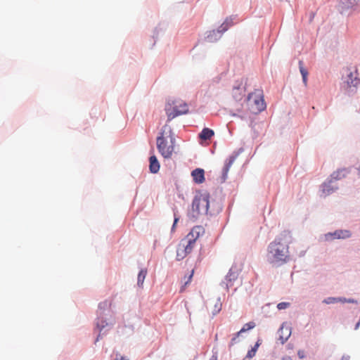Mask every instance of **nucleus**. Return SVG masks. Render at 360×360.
Masks as SVG:
<instances>
[{
	"mask_svg": "<svg viewBox=\"0 0 360 360\" xmlns=\"http://www.w3.org/2000/svg\"><path fill=\"white\" fill-rule=\"evenodd\" d=\"M290 231H284L268 246V261L274 265H282L290 259L289 245L291 243Z\"/></svg>",
	"mask_w": 360,
	"mask_h": 360,
	"instance_id": "nucleus-1",
	"label": "nucleus"
},
{
	"mask_svg": "<svg viewBox=\"0 0 360 360\" xmlns=\"http://www.w3.org/2000/svg\"><path fill=\"white\" fill-rule=\"evenodd\" d=\"M175 138L169 125L163 126L157 137V148L165 158H170L174 151Z\"/></svg>",
	"mask_w": 360,
	"mask_h": 360,
	"instance_id": "nucleus-2",
	"label": "nucleus"
},
{
	"mask_svg": "<svg viewBox=\"0 0 360 360\" xmlns=\"http://www.w3.org/2000/svg\"><path fill=\"white\" fill-rule=\"evenodd\" d=\"M217 207L210 201V195L208 193H200L196 195L192 202V211L194 217L204 214H214L215 212H218Z\"/></svg>",
	"mask_w": 360,
	"mask_h": 360,
	"instance_id": "nucleus-3",
	"label": "nucleus"
},
{
	"mask_svg": "<svg viewBox=\"0 0 360 360\" xmlns=\"http://www.w3.org/2000/svg\"><path fill=\"white\" fill-rule=\"evenodd\" d=\"M165 112L168 122L177 116L188 112L187 104L181 100H169L165 105Z\"/></svg>",
	"mask_w": 360,
	"mask_h": 360,
	"instance_id": "nucleus-4",
	"label": "nucleus"
},
{
	"mask_svg": "<svg viewBox=\"0 0 360 360\" xmlns=\"http://www.w3.org/2000/svg\"><path fill=\"white\" fill-rule=\"evenodd\" d=\"M247 105L248 110L254 114L260 112L266 108L263 96L259 92H253L248 95Z\"/></svg>",
	"mask_w": 360,
	"mask_h": 360,
	"instance_id": "nucleus-5",
	"label": "nucleus"
},
{
	"mask_svg": "<svg viewBox=\"0 0 360 360\" xmlns=\"http://www.w3.org/2000/svg\"><path fill=\"white\" fill-rule=\"evenodd\" d=\"M195 244L189 243V240L184 238L179 243L176 250V259L180 261L184 259L189 253H191L194 248Z\"/></svg>",
	"mask_w": 360,
	"mask_h": 360,
	"instance_id": "nucleus-6",
	"label": "nucleus"
},
{
	"mask_svg": "<svg viewBox=\"0 0 360 360\" xmlns=\"http://www.w3.org/2000/svg\"><path fill=\"white\" fill-rule=\"evenodd\" d=\"M347 77L345 82L347 83L348 87H356L359 83L360 79L358 77L357 70L354 69L353 71L350 68H347Z\"/></svg>",
	"mask_w": 360,
	"mask_h": 360,
	"instance_id": "nucleus-7",
	"label": "nucleus"
},
{
	"mask_svg": "<svg viewBox=\"0 0 360 360\" xmlns=\"http://www.w3.org/2000/svg\"><path fill=\"white\" fill-rule=\"evenodd\" d=\"M204 233L205 229L202 226H196L191 229V231L187 234V236L184 238L189 240V243L195 244L198 238L200 236L203 235Z\"/></svg>",
	"mask_w": 360,
	"mask_h": 360,
	"instance_id": "nucleus-8",
	"label": "nucleus"
},
{
	"mask_svg": "<svg viewBox=\"0 0 360 360\" xmlns=\"http://www.w3.org/2000/svg\"><path fill=\"white\" fill-rule=\"evenodd\" d=\"M233 97L236 101H241L245 95V91L243 88V81H237L236 84L233 86Z\"/></svg>",
	"mask_w": 360,
	"mask_h": 360,
	"instance_id": "nucleus-9",
	"label": "nucleus"
},
{
	"mask_svg": "<svg viewBox=\"0 0 360 360\" xmlns=\"http://www.w3.org/2000/svg\"><path fill=\"white\" fill-rule=\"evenodd\" d=\"M351 236V233L347 230H337L334 233H328L325 236L326 240L333 238H347Z\"/></svg>",
	"mask_w": 360,
	"mask_h": 360,
	"instance_id": "nucleus-10",
	"label": "nucleus"
},
{
	"mask_svg": "<svg viewBox=\"0 0 360 360\" xmlns=\"http://www.w3.org/2000/svg\"><path fill=\"white\" fill-rule=\"evenodd\" d=\"M191 176L195 183L202 184L205 181V172L202 169H195L191 172Z\"/></svg>",
	"mask_w": 360,
	"mask_h": 360,
	"instance_id": "nucleus-11",
	"label": "nucleus"
},
{
	"mask_svg": "<svg viewBox=\"0 0 360 360\" xmlns=\"http://www.w3.org/2000/svg\"><path fill=\"white\" fill-rule=\"evenodd\" d=\"M237 157H238V153H234V154L231 155L227 161L226 162L225 165H224V167L223 168V177L224 179H226V177L227 176V174H228V172H229L231 165L235 162V160L237 158Z\"/></svg>",
	"mask_w": 360,
	"mask_h": 360,
	"instance_id": "nucleus-12",
	"label": "nucleus"
},
{
	"mask_svg": "<svg viewBox=\"0 0 360 360\" xmlns=\"http://www.w3.org/2000/svg\"><path fill=\"white\" fill-rule=\"evenodd\" d=\"M150 161V172L155 174L157 173L160 169V164L157 159V158L155 155H152L149 158Z\"/></svg>",
	"mask_w": 360,
	"mask_h": 360,
	"instance_id": "nucleus-13",
	"label": "nucleus"
},
{
	"mask_svg": "<svg viewBox=\"0 0 360 360\" xmlns=\"http://www.w3.org/2000/svg\"><path fill=\"white\" fill-rule=\"evenodd\" d=\"M238 273L236 271L231 269L226 276V285L231 286L233 285V282L235 281L238 278Z\"/></svg>",
	"mask_w": 360,
	"mask_h": 360,
	"instance_id": "nucleus-14",
	"label": "nucleus"
},
{
	"mask_svg": "<svg viewBox=\"0 0 360 360\" xmlns=\"http://www.w3.org/2000/svg\"><path fill=\"white\" fill-rule=\"evenodd\" d=\"M214 135V132L212 129L209 128H204L199 134V138L201 140L207 141L210 140Z\"/></svg>",
	"mask_w": 360,
	"mask_h": 360,
	"instance_id": "nucleus-15",
	"label": "nucleus"
},
{
	"mask_svg": "<svg viewBox=\"0 0 360 360\" xmlns=\"http://www.w3.org/2000/svg\"><path fill=\"white\" fill-rule=\"evenodd\" d=\"M348 174V170L347 169H341L334 172L331 178L334 180H340L345 178Z\"/></svg>",
	"mask_w": 360,
	"mask_h": 360,
	"instance_id": "nucleus-16",
	"label": "nucleus"
},
{
	"mask_svg": "<svg viewBox=\"0 0 360 360\" xmlns=\"http://www.w3.org/2000/svg\"><path fill=\"white\" fill-rule=\"evenodd\" d=\"M299 68H300V73L302 77L303 83H304V86H307V85L308 71L303 66V63L301 60L299 62Z\"/></svg>",
	"mask_w": 360,
	"mask_h": 360,
	"instance_id": "nucleus-17",
	"label": "nucleus"
},
{
	"mask_svg": "<svg viewBox=\"0 0 360 360\" xmlns=\"http://www.w3.org/2000/svg\"><path fill=\"white\" fill-rule=\"evenodd\" d=\"M146 275H147V270L146 269H141L139 271V273L138 274V278H137V285L139 287L143 286V282H144Z\"/></svg>",
	"mask_w": 360,
	"mask_h": 360,
	"instance_id": "nucleus-18",
	"label": "nucleus"
},
{
	"mask_svg": "<svg viewBox=\"0 0 360 360\" xmlns=\"http://www.w3.org/2000/svg\"><path fill=\"white\" fill-rule=\"evenodd\" d=\"M346 302V299L345 298H342V297H327L326 298L323 302L325 303V304H333V303H336V302Z\"/></svg>",
	"mask_w": 360,
	"mask_h": 360,
	"instance_id": "nucleus-19",
	"label": "nucleus"
},
{
	"mask_svg": "<svg viewBox=\"0 0 360 360\" xmlns=\"http://www.w3.org/2000/svg\"><path fill=\"white\" fill-rule=\"evenodd\" d=\"M334 191V188L329 184H324L322 187V193L326 196Z\"/></svg>",
	"mask_w": 360,
	"mask_h": 360,
	"instance_id": "nucleus-20",
	"label": "nucleus"
},
{
	"mask_svg": "<svg viewBox=\"0 0 360 360\" xmlns=\"http://www.w3.org/2000/svg\"><path fill=\"white\" fill-rule=\"evenodd\" d=\"M255 323L254 322H249L245 323L243 327L241 328V330L237 333V335H239L240 333H244L248 330H250L253 328H255Z\"/></svg>",
	"mask_w": 360,
	"mask_h": 360,
	"instance_id": "nucleus-21",
	"label": "nucleus"
},
{
	"mask_svg": "<svg viewBox=\"0 0 360 360\" xmlns=\"http://www.w3.org/2000/svg\"><path fill=\"white\" fill-rule=\"evenodd\" d=\"M231 19H226V20L224 21V22L221 25V30L218 31V32H224L226 30H228V28L231 26Z\"/></svg>",
	"mask_w": 360,
	"mask_h": 360,
	"instance_id": "nucleus-22",
	"label": "nucleus"
},
{
	"mask_svg": "<svg viewBox=\"0 0 360 360\" xmlns=\"http://www.w3.org/2000/svg\"><path fill=\"white\" fill-rule=\"evenodd\" d=\"M285 331L286 333L285 336H283L281 334L279 335V340L281 341V344H284L290 335V332L288 328H285Z\"/></svg>",
	"mask_w": 360,
	"mask_h": 360,
	"instance_id": "nucleus-23",
	"label": "nucleus"
},
{
	"mask_svg": "<svg viewBox=\"0 0 360 360\" xmlns=\"http://www.w3.org/2000/svg\"><path fill=\"white\" fill-rule=\"evenodd\" d=\"M107 326H108V323L103 319H101L97 323V328H99L100 331H101Z\"/></svg>",
	"mask_w": 360,
	"mask_h": 360,
	"instance_id": "nucleus-24",
	"label": "nucleus"
},
{
	"mask_svg": "<svg viewBox=\"0 0 360 360\" xmlns=\"http://www.w3.org/2000/svg\"><path fill=\"white\" fill-rule=\"evenodd\" d=\"M289 306H290L289 302H280L278 304L277 308L279 310H282V309H285L288 308Z\"/></svg>",
	"mask_w": 360,
	"mask_h": 360,
	"instance_id": "nucleus-25",
	"label": "nucleus"
},
{
	"mask_svg": "<svg viewBox=\"0 0 360 360\" xmlns=\"http://www.w3.org/2000/svg\"><path fill=\"white\" fill-rule=\"evenodd\" d=\"M255 354H256L255 349H251L250 350L248 351L246 357L248 358V359H251L253 356H255Z\"/></svg>",
	"mask_w": 360,
	"mask_h": 360,
	"instance_id": "nucleus-26",
	"label": "nucleus"
},
{
	"mask_svg": "<svg viewBox=\"0 0 360 360\" xmlns=\"http://www.w3.org/2000/svg\"><path fill=\"white\" fill-rule=\"evenodd\" d=\"M262 343V340H258L256 342V344L255 345V346L252 348V349H255V352H257V350L258 349V347H259V345H261Z\"/></svg>",
	"mask_w": 360,
	"mask_h": 360,
	"instance_id": "nucleus-27",
	"label": "nucleus"
},
{
	"mask_svg": "<svg viewBox=\"0 0 360 360\" xmlns=\"http://www.w3.org/2000/svg\"><path fill=\"white\" fill-rule=\"evenodd\" d=\"M262 343V340H258L256 342V344L255 345V346L252 348V349H255V352H257V350L258 349V347H259V345H261Z\"/></svg>",
	"mask_w": 360,
	"mask_h": 360,
	"instance_id": "nucleus-28",
	"label": "nucleus"
},
{
	"mask_svg": "<svg viewBox=\"0 0 360 360\" xmlns=\"http://www.w3.org/2000/svg\"><path fill=\"white\" fill-rule=\"evenodd\" d=\"M297 354H298L299 357L301 359L304 357V352L303 350L298 351Z\"/></svg>",
	"mask_w": 360,
	"mask_h": 360,
	"instance_id": "nucleus-29",
	"label": "nucleus"
},
{
	"mask_svg": "<svg viewBox=\"0 0 360 360\" xmlns=\"http://www.w3.org/2000/svg\"><path fill=\"white\" fill-rule=\"evenodd\" d=\"M178 221H179V217L174 216V224H173L172 229V230L174 229L175 226H176V223L178 222Z\"/></svg>",
	"mask_w": 360,
	"mask_h": 360,
	"instance_id": "nucleus-30",
	"label": "nucleus"
},
{
	"mask_svg": "<svg viewBox=\"0 0 360 360\" xmlns=\"http://www.w3.org/2000/svg\"><path fill=\"white\" fill-rule=\"evenodd\" d=\"M193 271H194L193 270L191 271V274H190V276L188 277V281H186V283H185L186 285L191 281V278H192L193 275Z\"/></svg>",
	"mask_w": 360,
	"mask_h": 360,
	"instance_id": "nucleus-31",
	"label": "nucleus"
},
{
	"mask_svg": "<svg viewBox=\"0 0 360 360\" xmlns=\"http://www.w3.org/2000/svg\"><path fill=\"white\" fill-rule=\"evenodd\" d=\"M239 335H237V334L236 335V336L234 338H232L231 340V345H233L237 339V338L238 337Z\"/></svg>",
	"mask_w": 360,
	"mask_h": 360,
	"instance_id": "nucleus-32",
	"label": "nucleus"
},
{
	"mask_svg": "<svg viewBox=\"0 0 360 360\" xmlns=\"http://www.w3.org/2000/svg\"><path fill=\"white\" fill-rule=\"evenodd\" d=\"M345 302L356 303V302L355 300H354L353 299H349V300L346 299V302Z\"/></svg>",
	"mask_w": 360,
	"mask_h": 360,
	"instance_id": "nucleus-33",
	"label": "nucleus"
},
{
	"mask_svg": "<svg viewBox=\"0 0 360 360\" xmlns=\"http://www.w3.org/2000/svg\"><path fill=\"white\" fill-rule=\"evenodd\" d=\"M282 360H292V359L289 356H285V357L283 358Z\"/></svg>",
	"mask_w": 360,
	"mask_h": 360,
	"instance_id": "nucleus-34",
	"label": "nucleus"
},
{
	"mask_svg": "<svg viewBox=\"0 0 360 360\" xmlns=\"http://www.w3.org/2000/svg\"><path fill=\"white\" fill-rule=\"evenodd\" d=\"M283 330H284V327L281 326L280 330H279V332L282 334L283 333Z\"/></svg>",
	"mask_w": 360,
	"mask_h": 360,
	"instance_id": "nucleus-35",
	"label": "nucleus"
},
{
	"mask_svg": "<svg viewBox=\"0 0 360 360\" xmlns=\"http://www.w3.org/2000/svg\"><path fill=\"white\" fill-rule=\"evenodd\" d=\"M360 325V321L356 323V326H355V329H357L359 328Z\"/></svg>",
	"mask_w": 360,
	"mask_h": 360,
	"instance_id": "nucleus-36",
	"label": "nucleus"
},
{
	"mask_svg": "<svg viewBox=\"0 0 360 360\" xmlns=\"http://www.w3.org/2000/svg\"><path fill=\"white\" fill-rule=\"evenodd\" d=\"M100 338V335L98 336V338H96V341L98 340V338Z\"/></svg>",
	"mask_w": 360,
	"mask_h": 360,
	"instance_id": "nucleus-37",
	"label": "nucleus"
},
{
	"mask_svg": "<svg viewBox=\"0 0 360 360\" xmlns=\"http://www.w3.org/2000/svg\"><path fill=\"white\" fill-rule=\"evenodd\" d=\"M115 360H124V359H123V358H121V359H115Z\"/></svg>",
	"mask_w": 360,
	"mask_h": 360,
	"instance_id": "nucleus-38",
	"label": "nucleus"
}]
</instances>
